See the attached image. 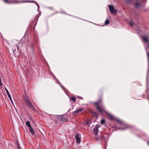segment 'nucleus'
Listing matches in <instances>:
<instances>
[{"label": "nucleus", "mask_w": 149, "mask_h": 149, "mask_svg": "<svg viewBox=\"0 0 149 149\" xmlns=\"http://www.w3.org/2000/svg\"><path fill=\"white\" fill-rule=\"evenodd\" d=\"M0 81H1V77L0 78Z\"/></svg>", "instance_id": "obj_25"}, {"label": "nucleus", "mask_w": 149, "mask_h": 149, "mask_svg": "<svg viewBox=\"0 0 149 149\" xmlns=\"http://www.w3.org/2000/svg\"><path fill=\"white\" fill-rule=\"evenodd\" d=\"M148 144L149 145V142H148Z\"/></svg>", "instance_id": "obj_27"}, {"label": "nucleus", "mask_w": 149, "mask_h": 149, "mask_svg": "<svg viewBox=\"0 0 149 149\" xmlns=\"http://www.w3.org/2000/svg\"><path fill=\"white\" fill-rule=\"evenodd\" d=\"M2 85V84L1 81H0V86H1Z\"/></svg>", "instance_id": "obj_21"}, {"label": "nucleus", "mask_w": 149, "mask_h": 149, "mask_svg": "<svg viewBox=\"0 0 149 149\" xmlns=\"http://www.w3.org/2000/svg\"><path fill=\"white\" fill-rule=\"evenodd\" d=\"M75 137L77 140V142L79 143L81 141L80 139L79 138V135H77L75 136Z\"/></svg>", "instance_id": "obj_6"}, {"label": "nucleus", "mask_w": 149, "mask_h": 149, "mask_svg": "<svg viewBox=\"0 0 149 149\" xmlns=\"http://www.w3.org/2000/svg\"><path fill=\"white\" fill-rule=\"evenodd\" d=\"M17 49L18 50H19V47L18 46H17Z\"/></svg>", "instance_id": "obj_22"}, {"label": "nucleus", "mask_w": 149, "mask_h": 149, "mask_svg": "<svg viewBox=\"0 0 149 149\" xmlns=\"http://www.w3.org/2000/svg\"><path fill=\"white\" fill-rule=\"evenodd\" d=\"M105 122V120L104 119H102L101 120V123L103 124Z\"/></svg>", "instance_id": "obj_17"}, {"label": "nucleus", "mask_w": 149, "mask_h": 149, "mask_svg": "<svg viewBox=\"0 0 149 149\" xmlns=\"http://www.w3.org/2000/svg\"><path fill=\"white\" fill-rule=\"evenodd\" d=\"M142 40L146 43L149 42V37L146 36H142Z\"/></svg>", "instance_id": "obj_4"}, {"label": "nucleus", "mask_w": 149, "mask_h": 149, "mask_svg": "<svg viewBox=\"0 0 149 149\" xmlns=\"http://www.w3.org/2000/svg\"><path fill=\"white\" fill-rule=\"evenodd\" d=\"M140 5L138 3H136L135 4V6L137 8H139L140 7Z\"/></svg>", "instance_id": "obj_14"}, {"label": "nucleus", "mask_w": 149, "mask_h": 149, "mask_svg": "<svg viewBox=\"0 0 149 149\" xmlns=\"http://www.w3.org/2000/svg\"><path fill=\"white\" fill-rule=\"evenodd\" d=\"M148 48H149V45H148Z\"/></svg>", "instance_id": "obj_26"}, {"label": "nucleus", "mask_w": 149, "mask_h": 149, "mask_svg": "<svg viewBox=\"0 0 149 149\" xmlns=\"http://www.w3.org/2000/svg\"><path fill=\"white\" fill-rule=\"evenodd\" d=\"M71 99L73 101L75 102L76 100V98L74 97H71Z\"/></svg>", "instance_id": "obj_12"}, {"label": "nucleus", "mask_w": 149, "mask_h": 149, "mask_svg": "<svg viewBox=\"0 0 149 149\" xmlns=\"http://www.w3.org/2000/svg\"><path fill=\"white\" fill-rule=\"evenodd\" d=\"M62 120L63 121L65 122H67L68 121V120L65 118H63Z\"/></svg>", "instance_id": "obj_15"}, {"label": "nucleus", "mask_w": 149, "mask_h": 149, "mask_svg": "<svg viewBox=\"0 0 149 149\" xmlns=\"http://www.w3.org/2000/svg\"><path fill=\"white\" fill-rule=\"evenodd\" d=\"M108 116L110 120H112L113 119V117L110 114H108Z\"/></svg>", "instance_id": "obj_10"}, {"label": "nucleus", "mask_w": 149, "mask_h": 149, "mask_svg": "<svg viewBox=\"0 0 149 149\" xmlns=\"http://www.w3.org/2000/svg\"><path fill=\"white\" fill-rule=\"evenodd\" d=\"M17 149H21L18 143V142L17 143Z\"/></svg>", "instance_id": "obj_16"}, {"label": "nucleus", "mask_w": 149, "mask_h": 149, "mask_svg": "<svg viewBox=\"0 0 149 149\" xmlns=\"http://www.w3.org/2000/svg\"><path fill=\"white\" fill-rule=\"evenodd\" d=\"M147 56L148 57L149 56V52L148 53H147Z\"/></svg>", "instance_id": "obj_23"}, {"label": "nucleus", "mask_w": 149, "mask_h": 149, "mask_svg": "<svg viewBox=\"0 0 149 149\" xmlns=\"http://www.w3.org/2000/svg\"><path fill=\"white\" fill-rule=\"evenodd\" d=\"M6 3H8L9 2L8 1V0H3Z\"/></svg>", "instance_id": "obj_18"}, {"label": "nucleus", "mask_w": 149, "mask_h": 149, "mask_svg": "<svg viewBox=\"0 0 149 149\" xmlns=\"http://www.w3.org/2000/svg\"><path fill=\"white\" fill-rule=\"evenodd\" d=\"M130 25L131 26H132L133 25V22H131L130 23Z\"/></svg>", "instance_id": "obj_20"}, {"label": "nucleus", "mask_w": 149, "mask_h": 149, "mask_svg": "<svg viewBox=\"0 0 149 149\" xmlns=\"http://www.w3.org/2000/svg\"><path fill=\"white\" fill-rule=\"evenodd\" d=\"M35 3H36V4H37V6H38V7H39V5H38V3H36V2H35Z\"/></svg>", "instance_id": "obj_24"}, {"label": "nucleus", "mask_w": 149, "mask_h": 149, "mask_svg": "<svg viewBox=\"0 0 149 149\" xmlns=\"http://www.w3.org/2000/svg\"><path fill=\"white\" fill-rule=\"evenodd\" d=\"M98 127L99 126L98 125H96L95 127L93 129V134L95 136V138L97 140H98L99 139V136L97 137V136Z\"/></svg>", "instance_id": "obj_1"}, {"label": "nucleus", "mask_w": 149, "mask_h": 149, "mask_svg": "<svg viewBox=\"0 0 149 149\" xmlns=\"http://www.w3.org/2000/svg\"><path fill=\"white\" fill-rule=\"evenodd\" d=\"M26 125L29 127H31V125H30V123L29 121H27L26 122Z\"/></svg>", "instance_id": "obj_9"}, {"label": "nucleus", "mask_w": 149, "mask_h": 149, "mask_svg": "<svg viewBox=\"0 0 149 149\" xmlns=\"http://www.w3.org/2000/svg\"><path fill=\"white\" fill-rule=\"evenodd\" d=\"M29 131L32 134H34V131L31 127H29Z\"/></svg>", "instance_id": "obj_8"}, {"label": "nucleus", "mask_w": 149, "mask_h": 149, "mask_svg": "<svg viewBox=\"0 0 149 149\" xmlns=\"http://www.w3.org/2000/svg\"><path fill=\"white\" fill-rule=\"evenodd\" d=\"M24 101L26 103L27 105L30 108L33 107V106L28 97H25L24 99Z\"/></svg>", "instance_id": "obj_2"}, {"label": "nucleus", "mask_w": 149, "mask_h": 149, "mask_svg": "<svg viewBox=\"0 0 149 149\" xmlns=\"http://www.w3.org/2000/svg\"><path fill=\"white\" fill-rule=\"evenodd\" d=\"M83 110V109H78V110H76L75 111V113H78L79 112H80L81 111H82Z\"/></svg>", "instance_id": "obj_11"}, {"label": "nucleus", "mask_w": 149, "mask_h": 149, "mask_svg": "<svg viewBox=\"0 0 149 149\" xmlns=\"http://www.w3.org/2000/svg\"><path fill=\"white\" fill-rule=\"evenodd\" d=\"M16 51V49H14L13 50V53H14V54H15V52Z\"/></svg>", "instance_id": "obj_19"}, {"label": "nucleus", "mask_w": 149, "mask_h": 149, "mask_svg": "<svg viewBox=\"0 0 149 149\" xmlns=\"http://www.w3.org/2000/svg\"><path fill=\"white\" fill-rule=\"evenodd\" d=\"M100 101L98 102L95 103V104H96V105H97L96 107L97 109L100 111L101 112V108H100V107L98 106H97V105L98 104H99V103H100Z\"/></svg>", "instance_id": "obj_7"}, {"label": "nucleus", "mask_w": 149, "mask_h": 149, "mask_svg": "<svg viewBox=\"0 0 149 149\" xmlns=\"http://www.w3.org/2000/svg\"><path fill=\"white\" fill-rule=\"evenodd\" d=\"M109 20L107 19L105 21V25H107L109 24Z\"/></svg>", "instance_id": "obj_13"}, {"label": "nucleus", "mask_w": 149, "mask_h": 149, "mask_svg": "<svg viewBox=\"0 0 149 149\" xmlns=\"http://www.w3.org/2000/svg\"><path fill=\"white\" fill-rule=\"evenodd\" d=\"M5 90L6 91V92L7 93V94L8 95V97L10 99V100L11 102L12 103V104L14 105L13 104V101L12 100V98H11V96H10V95L9 92V91H8V90L5 88Z\"/></svg>", "instance_id": "obj_5"}, {"label": "nucleus", "mask_w": 149, "mask_h": 149, "mask_svg": "<svg viewBox=\"0 0 149 149\" xmlns=\"http://www.w3.org/2000/svg\"><path fill=\"white\" fill-rule=\"evenodd\" d=\"M108 7L111 13L114 14L116 13V9H114V7L112 5H109L108 6Z\"/></svg>", "instance_id": "obj_3"}, {"label": "nucleus", "mask_w": 149, "mask_h": 149, "mask_svg": "<svg viewBox=\"0 0 149 149\" xmlns=\"http://www.w3.org/2000/svg\"><path fill=\"white\" fill-rule=\"evenodd\" d=\"M20 42H19V43H18V44H19L20 43Z\"/></svg>", "instance_id": "obj_28"}]
</instances>
